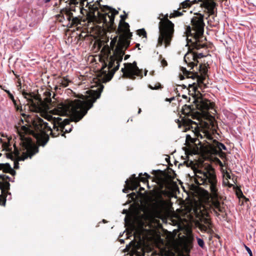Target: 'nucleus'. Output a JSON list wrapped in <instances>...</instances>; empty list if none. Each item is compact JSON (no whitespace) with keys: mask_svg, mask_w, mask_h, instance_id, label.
I'll use <instances>...</instances> for the list:
<instances>
[{"mask_svg":"<svg viewBox=\"0 0 256 256\" xmlns=\"http://www.w3.org/2000/svg\"><path fill=\"white\" fill-rule=\"evenodd\" d=\"M78 2V4H80V6H83L84 5V2L86 1V0H80V2H79V0H77ZM68 2V4L70 5V8H74V6H72V5H74V6H76L77 5V4H70V0H68V1H66V2Z\"/></svg>","mask_w":256,"mask_h":256,"instance_id":"nucleus-33","label":"nucleus"},{"mask_svg":"<svg viewBox=\"0 0 256 256\" xmlns=\"http://www.w3.org/2000/svg\"><path fill=\"white\" fill-rule=\"evenodd\" d=\"M137 34L140 36H143V37L146 38H147V34L146 31L144 28L140 29L137 30Z\"/></svg>","mask_w":256,"mask_h":256,"instance_id":"nucleus-31","label":"nucleus"},{"mask_svg":"<svg viewBox=\"0 0 256 256\" xmlns=\"http://www.w3.org/2000/svg\"><path fill=\"white\" fill-rule=\"evenodd\" d=\"M1 190V194L0 195V202L2 203V205L5 206L6 202V198L8 194H10V192H9L10 190H7L4 188H0Z\"/></svg>","mask_w":256,"mask_h":256,"instance_id":"nucleus-22","label":"nucleus"},{"mask_svg":"<svg viewBox=\"0 0 256 256\" xmlns=\"http://www.w3.org/2000/svg\"><path fill=\"white\" fill-rule=\"evenodd\" d=\"M152 174L155 176L159 182H162L164 180V177L166 176V174L164 172L161 170H154L152 171Z\"/></svg>","mask_w":256,"mask_h":256,"instance_id":"nucleus-23","label":"nucleus"},{"mask_svg":"<svg viewBox=\"0 0 256 256\" xmlns=\"http://www.w3.org/2000/svg\"><path fill=\"white\" fill-rule=\"evenodd\" d=\"M128 190H131L126 185V186L123 189L122 192L124 193H128Z\"/></svg>","mask_w":256,"mask_h":256,"instance_id":"nucleus-47","label":"nucleus"},{"mask_svg":"<svg viewBox=\"0 0 256 256\" xmlns=\"http://www.w3.org/2000/svg\"><path fill=\"white\" fill-rule=\"evenodd\" d=\"M197 16H194L191 19V26H188L186 29L188 36V44L190 42L193 48L196 50L202 48H206L207 44L204 42L206 38L204 36V27L205 24L204 22V15L200 13H196Z\"/></svg>","mask_w":256,"mask_h":256,"instance_id":"nucleus-7","label":"nucleus"},{"mask_svg":"<svg viewBox=\"0 0 256 256\" xmlns=\"http://www.w3.org/2000/svg\"><path fill=\"white\" fill-rule=\"evenodd\" d=\"M22 115L24 118H25L26 116V115L24 114H22Z\"/></svg>","mask_w":256,"mask_h":256,"instance_id":"nucleus-61","label":"nucleus"},{"mask_svg":"<svg viewBox=\"0 0 256 256\" xmlns=\"http://www.w3.org/2000/svg\"><path fill=\"white\" fill-rule=\"evenodd\" d=\"M148 86L151 90H156L161 89L162 88V86L161 85V84L160 82H156L154 84V86L150 84H149Z\"/></svg>","mask_w":256,"mask_h":256,"instance_id":"nucleus-30","label":"nucleus"},{"mask_svg":"<svg viewBox=\"0 0 256 256\" xmlns=\"http://www.w3.org/2000/svg\"><path fill=\"white\" fill-rule=\"evenodd\" d=\"M182 88H186V86L185 85H184V84H182Z\"/></svg>","mask_w":256,"mask_h":256,"instance_id":"nucleus-64","label":"nucleus"},{"mask_svg":"<svg viewBox=\"0 0 256 256\" xmlns=\"http://www.w3.org/2000/svg\"><path fill=\"white\" fill-rule=\"evenodd\" d=\"M9 98L12 100L14 104V106H16V100H15L14 98V96L13 95H12L11 96H10L9 97Z\"/></svg>","mask_w":256,"mask_h":256,"instance_id":"nucleus-46","label":"nucleus"},{"mask_svg":"<svg viewBox=\"0 0 256 256\" xmlns=\"http://www.w3.org/2000/svg\"><path fill=\"white\" fill-rule=\"evenodd\" d=\"M102 23V26L106 28L108 32H112L116 31V34H118L126 33L127 32L130 31V26L126 22H120L118 29H116V26L114 23L115 29L112 30H110V29L108 28V27L106 26L105 24H104V22Z\"/></svg>","mask_w":256,"mask_h":256,"instance_id":"nucleus-20","label":"nucleus"},{"mask_svg":"<svg viewBox=\"0 0 256 256\" xmlns=\"http://www.w3.org/2000/svg\"><path fill=\"white\" fill-rule=\"evenodd\" d=\"M130 57V55L129 54H126L124 56V60H126Z\"/></svg>","mask_w":256,"mask_h":256,"instance_id":"nucleus-54","label":"nucleus"},{"mask_svg":"<svg viewBox=\"0 0 256 256\" xmlns=\"http://www.w3.org/2000/svg\"><path fill=\"white\" fill-rule=\"evenodd\" d=\"M2 171L5 173H10L12 174H14L16 173V172L12 169L10 164L8 163L4 164Z\"/></svg>","mask_w":256,"mask_h":256,"instance_id":"nucleus-28","label":"nucleus"},{"mask_svg":"<svg viewBox=\"0 0 256 256\" xmlns=\"http://www.w3.org/2000/svg\"><path fill=\"white\" fill-rule=\"evenodd\" d=\"M182 112L184 114H189L190 113L194 112V111L196 110V108L194 106V104H190V105H186L185 104L182 107Z\"/></svg>","mask_w":256,"mask_h":256,"instance_id":"nucleus-24","label":"nucleus"},{"mask_svg":"<svg viewBox=\"0 0 256 256\" xmlns=\"http://www.w3.org/2000/svg\"><path fill=\"white\" fill-rule=\"evenodd\" d=\"M236 194L239 198H246V197L244 196L240 188H238L236 190Z\"/></svg>","mask_w":256,"mask_h":256,"instance_id":"nucleus-38","label":"nucleus"},{"mask_svg":"<svg viewBox=\"0 0 256 256\" xmlns=\"http://www.w3.org/2000/svg\"><path fill=\"white\" fill-rule=\"evenodd\" d=\"M163 184L160 186L159 194L157 195V200L155 204L156 209L160 212L164 210L168 204L167 201L163 198L162 196L169 197L170 195V192L166 189L163 190Z\"/></svg>","mask_w":256,"mask_h":256,"instance_id":"nucleus-16","label":"nucleus"},{"mask_svg":"<svg viewBox=\"0 0 256 256\" xmlns=\"http://www.w3.org/2000/svg\"><path fill=\"white\" fill-rule=\"evenodd\" d=\"M118 36H115L108 44L104 46L100 50V60H103L102 66L101 68L98 76H103L106 81L110 80L114 74L120 68V62L117 58L112 57L114 54V50L118 42Z\"/></svg>","mask_w":256,"mask_h":256,"instance_id":"nucleus-5","label":"nucleus"},{"mask_svg":"<svg viewBox=\"0 0 256 256\" xmlns=\"http://www.w3.org/2000/svg\"><path fill=\"white\" fill-rule=\"evenodd\" d=\"M204 222L203 224L207 226L208 227L210 226L211 225V222L210 220L207 218H204L202 220Z\"/></svg>","mask_w":256,"mask_h":256,"instance_id":"nucleus-39","label":"nucleus"},{"mask_svg":"<svg viewBox=\"0 0 256 256\" xmlns=\"http://www.w3.org/2000/svg\"><path fill=\"white\" fill-rule=\"evenodd\" d=\"M206 232L210 235L214 233L213 230L211 228L210 226L208 227V230Z\"/></svg>","mask_w":256,"mask_h":256,"instance_id":"nucleus-48","label":"nucleus"},{"mask_svg":"<svg viewBox=\"0 0 256 256\" xmlns=\"http://www.w3.org/2000/svg\"><path fill=\"white\" fill-rule=\"evenodd\" d=\"M219 164L220 166H222V163L218 160Z\"/></svg>","mask_w":256,"mask_h":256,"instance_id":"nucleus-60","label":"nucleus"},{"mask_svg":"<svg viewBox=\"0 0 256 256\" xmlns=\"http://www.w3.org/2000/svg\"><path fill=\"white\" fill-rule=\"evenodd\" d=\"M72 7L70 8H64L60 11V14H65L66 20L68 21V26L70 28L78 26L80 24V20L77 17H74L72 11H74Z\"/></svg>","mask_w":256,"mask_h":256,"instance_id":"nucleus-17","label":"nucleus"},{"mask_svg":"<svg viewBox=\"0 0 256 256\" xmlns=\"http://www.w3.org/2000/svg\"><path fill=\"white\" fill-rule=\"evenodd\" d=\"M180 9V8L178 9L177 10H174L172 13H171L169 16L170 18H174L182 16L183 14V12H185L183 10L182 12H180L178 10Z\"/></svg>","mask_w":256,"mask_h":256,"instance_id":"nucleus-29","label":"nucleus"},{"mask_svg":"<svg viewBox=\"0 0 256 256\" xmlns=\"http://www.w3.org/2000/svg\"><path fill=\"white\" fill-rule=\"evenodd\" d=\"M0 87L2 88V89L4 90V91H5V92L8 94V97H10V96H11L12 95V94L10 93V92L9 90H4V88H2V86H0Z\"/></svg>","mask_w":256,"mask_h":256,"instance_id":"nucleus-50","label":"nucleus"},{"mask_svg":"<svg viewBox=\"0 0 256 256\" xmlns=\"http://www.w3.org/2000/svg\"><path fill=\"white\" fill-rule=\"evenodd\" d=\"M183 124L186 127V129L192 130L194 137L196 138L197 141H198V144L200 143L199 138L202 139L203 136L200 133L198 124L190 119L184 120Z\"/></svg>","mask_w":256,"mask_h":256,"instance_id":"nucleus-19","label":"nucleus"},{"mask_svg":"<svg viewBox=\"0 0 256 256\" xmlns=\"http://www.w3.org/2000/svg\"><path fill=\"white\" fill-rule=\"evenodd\" d=\"M212 144L214 146L213 150H215L216 149L218 151H222V150H226V146L223 144L216 140H213Z\"/></svg>","mask_w":256,"mask_h":256,"instance_id":"nucleus-25","label":"nucleus"},{"mask_svg":"<svg viewBox=\"0 0 256 256\" xmlns=\"http://www.w3.org/2000/svg\"><path fill=\"white\" fill-rule=\"evenodd\" d=\"M124 67L121 69L123 73L122 78L132 80L136 79V76H140V78H142V70L139 69L136 62L132 63H124Z\"/></svg>","mask_w":256,"mask_h":256,"instance_id":"nucleus-13","label":"nucleus"},{"mask_svg":"<svg viewBox=\"0 0 256 256\" xmlns=\"http://www.w3.org/2000/svg\"><path fill=\"white\" fill-rule=\"evenodd\" d=\"M215 154H218L221 158H225L226 156V153L222 151H218L216 149L215 150H213Z\"/></svg>","mask_w":256,"mask_h":256,"instance_id":"nucleus-36","label":"nucleus"},{"mask_svg":"<svg viewBox=\"0 0 256 256\" xmlns=\"http://www.w3.org/2000/svg\"><path fill=\"white\" fill-rule=\"evenodd\" d=\"M14 108H16V110H22V106H18V104H16V106H14Z\"/></svg>","mask_w":256,"mask_h":256,"instance_id":"nucleus-51","label":"nucleus"},{"mask_svg":"<svg viewBox=\"0 0 256 256\" xmlns=\"http://www.w3.org/2000/svg\"><path fill=\"white\" fill-rule=\"evenodd\" d=\"M70 0V4H78V0Z\"/></svg>","mask_w":256,"mask_h":256,"instance_id":"nucleus-52","label":"nucleus"},{"mask_svg":"<svg viewBox=\"0 0 256 256\" xmlns=\"http://www.w3.org/2000/svg\"><path fill=\"white\" fill-rule=\"evenodd\" d=\"M226 180H227V183H228L227 184L228 185V187L231 188L233 186V184H230V182L228 180V179L231 178V176H230V174L228 172H226Z\"/></svg>","mask_w":256,"mask_h":256,"instance_id":"nucleus-41","label":"nucleus"},{"mask_svg":"<svg viewBox=\"0 0 256 256\" xmlns=\"http://www.w3.org/2000/svg\"><path fill=\"white\" fill-rule=\"evenodd\" d=\"M196 54V60H198V58H204L206 56L207 54H204L202 52L198 53V52H194Z\"/></svg>","mask_w":256,"mask_h":256,"instance_id":"nucleus-37","label":"nucleus"},{"mask_svg":"<svg viewBox=\"0 0 256 256\" xmlns=\"http://www.w3.org/2000/svg\"><path fill=\"white\" fill-rule=\"evenodd\" d=\"M141 112H142V110H141V109L140 108L138 109V114H140Z\"/></svg>","mask_w":256,"mask_h":256,"instance_id":"nucleus-63","label":"nucleus"},{"mask_svg":"<svg viewBox=\"0 0 256 256\" xmlns=\"http://www.w3.org/2000/svg\"><path fill=\"white\" fill-rule=\"evenodd\" d=\"M184 76H182V75H180V80H182L184 78V76L186 78V76H185L184 74H183Z\"/></svg>","mask_w":256,"mask_h":256,"instance_id":"nucleus-56","label":"nucleus"},{"mask_svg":"<svg viewBox=\"0 0 256 256\" xmlns=\"http://www.w3.org/2000/svg\"><path fill=\"white\" fill-rule=\"evenodd\" d=\"M127 196H128L129 198H130L131 200L133 201L136 200L138 198V195L134 192H132L128 194Z\"/></svg>","mask_w":256,"mask_h":256,"instance_id":"nucleus-34","label":"nucleus"},{"mask_svg":"<svg viewBox=\"0 0 256 256\" xmlns=\"http://www.w3.org/2000/svg\"><path fill=\"white\" fill-rule=\"evenodd\" d=\"M161 64L163 67H165L168 66V62L164 58H162L161 60Z\"/></svg>","mask_w":256,"mask_h":256,"instance_id":"nucleus-43","label":"nucleus"},{"mask_svg":"<svg viewBox=\"0 0 256 256\" xmlns=\"http://www.w3.org/2000/svg\"><path fill=\"white\" fill-rule=\"evenodd\" d=\"M101 1L98 0L92 4L90 2L87 3L89 16L94 22L97 24L104 22L110 30H114V18L118 14V12L108 6L102 5Z\"/></svg>","mask_w":256,"mask_h":256,"instance_id":"nucleus-6","label":"nucleus"},{"mask_svg":"<svg viewBox=\"0 0 256 256\" xmlns=\"http://www.w3.org/2000/svg\"><path fill=\"white\" fill-rule=\"evenodd\" d=\"M186 140L187 141L190 142H191L194 144H196V142H197V139L196 137L192 138L189 134L186 135Z\"/></svg>","mask_w":256,"mask_h":256,"instance_id":"nucleus-35","label":"nucleus"},{"mask_svg":"<svg viewBox=\"0 0 256 256\" xmlns=\"http://www.w3.org/2000/svg\"><path fill=\"white\" fill-rule=\"evenodd\" d=\"M22 94L28 102L30 108L32 112H39L42 108H49L50 106H52L50 91L46 90L44 93V98L43 100L38 94H36L23 91Z\"/></svg>","mask_w":256,"mask_h":256,"instance_id":"nucleus-9","label":"nucleus"},{"mask_svg":"<svg viewBox=\"0 0 256 256\" xmlns=\"http://www.w3.org/2000/svg\"><path fill=\"white\" fill-rule=\"evenodd\" d=\"M188 44L190 46L189 51L185 54L184 61L187 64L188 66L190 68V70H192L195 66H197L198 60H196V54L194 52H193V50L196 49L192 48L190 42Z\"/></svg>","mask_w":256,"mask_h":256,"instance_id":"nucleus-18","label":"nucleus"},{"mask_svg":"<svg viewBox=\"0 0 256 256\" xmlns=\"http://www.w3.org/2000/svg\"><path fill=\"white\" fill-rule=\"evenodd\" d=\"M18 82V86L20 87L19 88H18V90H19V89H20L21 88H22L21 87V82Z\"/></svg>","mask_w":256,"mask_h":256,"instance_id":"nucleus-57","label":"nucleus"},{"mask_svg":"<svg viewBox=\"0 0 256 256\" xmlns=\"http://www.w3.org/2000/svg\"><path fill=\"white\" fill-rule=\"evenodd\" d=\"M197 226L201 231L206 232L208 230V226L202 223L198 222Z\"/></svg>","mask_w":256,"mask_h":256,"instance_id":"nucleus-32","label":"nucleus"},{"mask_svg":"<svg viewBox=\"0 0 256 256\" xmlns=\"http://www.w3.org/2000/svg\"><path fill=\"white\" fill-rule=\"evenodd\" d=\"M50 124L44 122L40 117L36 116L32 119L31 124L28 127L34 130L32 134L36 140V143L39 146H44L50 140V135L52 138H56L60 134L64 136L65 134L72 131V128H66L69 126L70 120L66 118L62 120V118H51L48 120Z\"/></svg>","mask_w":256,"mask_h":256,"instance_id":"nucleus-1","label":"nucleus"},{"mask_svg":"<svg viewBox=\"0 0 256 256\" xmlns=\"http://www.w3.org/2000/svg\"><path fill=\"white\" fill-rule=\"evenodd\" d=\"M32 132H34L33 130L30 129V127L24 126H22L20 131L19 132L20 140V144L22 145L23 150H26L22 152V156H20V150L16 146L15 144L14 145V150L12 152L9 139L8 142H2L3 150L8 152L6 154V158L14 160V154L16 157V160L14 162V168L16 169L19 168L18 161L24 160L28 157L31 158L32 156L38 152L39 146L38 144L36 145L33 142L32 138L25 136V134H32Z\"/></svg>","mask_w":256,"mask_h":256,"instance_id":"nucleus-4","label":"nucleus"},{"mask_svg":"<svg viewBox=\"0 0 256 256\" xmlns=\"http://www.w3.org/2000/svg\"><path fill=\"white\" fill-rule=\"evenodd\" d=\"M180 70L186 76V78H191L194 80L196 78V82H193L192 84H195L196 86L199 87L201 90L206 88V84L204 83L208 72V68L206 64H201L198 67V70L202 76H200L197 72L188 71L184 67H182Z\"/></svg>","mask_w":256,"mask_h":256,"instance_id":"nucleus-11","label":"nucleus"},{"mask_svg":"<svg viewBox=\"0 0 256 256\" xmlns=\"http://www.w3.org/2000/svg\"><path fill=\"white\" fill-rule=\"evenodd\" d=\"M10 178L6 175H0V188H4L7 190L10 189Z\"/></svg>","mask_w":256,"mask_h":256,"instance_id":"nucleus-21","label":"nucleus"},{"mask_svg":"<svg viewBox=\"0 0 256 256\" xmlns=\"http://www.w3.org/2000/svg\"><path fill=\"white\" fill-rule=\"evenodd\" d=\"M199 87L195 84H188L189 94L192 98V103H194L196 110H198L202 113H206L208 110L214 108V104L210 100L204 98L203 95L198 90Z\"/></svg>","mask_w":256,"mask_h":256,"instance_id":"nucleus-10","label":"nucleus"},{"mask_svg":"<svg viewBox=\"0 0 256 256\" xmlns=\"http://www.w3.org/2000/svg\"><path fill=\"white\" fill-rule=\"evenodd\" d=\"M103 86L97 90L88 91V95L78 94L76 97L80 98L62 103L58 106V114L70 116L72 121L78 122L87 114L88 111L92 107L93 104L100 96Z\"/></svg>","mask_w":256,"mask_h":256,"instance_id":"nucleus-2","label":"nucleus"},{"mask_svg":"<svg viewBox=\"0 0 256 256\" xmlns=\"http://www.w3.org/2000/svg\"><path fill=\"white\" fill-rule=\"evenodd\" d=\"M4 165V164H0V170H2Z\"/></svg>","mask_w":256,"mask_h":256,"instance_id":"nucleus-55","label":"nucleus"},{"mask_svg":"<svg viewBox=\"0 0 256 256\" xmlns=\"http://www.w3.org/2000/svg\"><path fill=\"white\" fill-rule=\"evenodd\" d=\"M128 18V14H125L124 15H121L120 16V18H121V20H120V22H125V20Z\"/></svg>","mask_w":256,"mask_h":256,"instance_id":"nucleus-45","label":"nucleus"},{"mask_svg":"<svg viewBox=\"0 0 256 256\" xmlns=\"http://www.w3.org/2000/svg\"><path fill=\"white\" fill-rule=\"evenodd\" d=\"M129 256H141L140 254L137 251L134 252V253H132L130 254Z\"/></svg>","mask_w":256,"mask_h":256,"instance_id":"nucleus-49","label":"nucleus"},{"mask_svg":"<svg viewBox=\"0 0 256 256\" xmlns=\"http://www.w3.org/2000/svg\"><path fill=\"white\" fill-rule=\"evenodd\" d=\"M244 247H245L246 250L248 252V254H250V256H252V252L250 250V249L246 245H244Z\"/></svg>","mask_w":256,"mask_h":256,"instance_id":"nucleus-44","label":"nucleus"},{"mask_svg":"<svg viewBox=\"0 0 256 256\" xmlns=\"http://www.w3.org/2000/svg\"><path fill=\"white\" fill-rule=\"evenodd\" d=\"M216 0H198L197 2H200V7L204 8V12L208 14L206 19L210 16L216 15L217 14L218 4L216 2Z\"/></svg>","mask_w":256,"mask_h":256,"instance_id":"nucleus-15","label":"nucleus"},{"mask_svg":"<svg viewBox=\"0 0 256 256\" xmlns=\"http://www.w3.org/2000/svg\"><path fill=\"white\" fill-rule=\"evenodd\" d=\"M173 100H174V98H166V100L167 102H171Z\"/></svg>","mask_w":256,"mask_h":256,"instance_id":"nucleus-53","label":"nucleus"},{"mask_svg":"<svg viewBox=\"0 0 256 256\" xmlns=\"http://www.w3.org/2000/svg\"><path fill=\"white\" fill-rule=\"evenodd\" d=\"M159 256H169V253L167 251H162L159 254Z\"/></svg>","mask_w":256,"mask_h":256,"instance_id":"nucleus-42","label":"nucleus"},{"mask_svg":"<svg viewBox=\"0 0 256 256\" xmlns=\"http://www.w3.org/2000/svg\"><path fill=\"white\" fill-rule=\"evenodd\" d=\"M142 173L140 174L139 177H136L135 174H132L129 180H126L127 186L132 190H136L140 186V182L144 184L148 182V179L151 178V176L147 173H144V176L145 177L142 176Z\"/></svg>","mask_w":256,"mask_h":256,"instance_id":"nucleus-14","label":"nucleus"},{"mask_svg":"<svg viewBox=\"0 0 256 256\" xmlns=\"http://www.w3.org/2000/svg\"><path fill=\"white\" fill-rule=\"evenodd\" d=\"M194 172V182L198 186L202 185L206 188H208L211 192V206L216 216L220 215L218 212H225L224 202H220V196L218 194L217 188L218 180L214 168L210 164L204 166L200 169L196 170Z\"/></svg>","mask_w":256,"mask_h":256,"instance_id":"nucleus-3","label":"nucleus"},{"mask_svg":"<svg viewBox=\"0 0 256 256\" xmlns=\"http://www.w3.org/2000/svg\"><path fill=\"white\" fill-rule=\"evenodd\" d=\"M58 79H60L58 82L60 84V86L63 87H66L68 86L69 83L71 82V81L68 78L67 76L63 78L58 77Z\"/></svg>","mask_w":256,"mask_h":256,"instance_id":"nucleus-26","label":"nucleus"},{"mask_svg":"<svg viewBox=\"0 0 256 256\" xmlns=\"http://www.w3.org/2000/svg\"><path fill=\"white\" fill-rule=\"evenodd\" d=\"M214 236L218 238H220V236L218 234H215Z\"/></svg>","mask_w":256,"mask_h":256,"instance_id":"nucleus-58","label":"nucleus"},{"mask_svg":"<svg viewBox=\"0 0 256 256\" xmlns=\"http://www.w3.org/2000/svg\"><path fill=\"white\" fill-rule=\"evenodd\" d=\"M168 14L164 15L161 14L158 18L160 20L158 24L159 37L158 38V46H161L164 44L165 48L170 44L174 37V24L169 19Z\"/></svg>","mask_w":256,"mask_h":256,"instance_id":"nucleus-8","label":"nucleus"},{"mask_svg":"<svg viewBox=\"0 0 256 256\" xmlns=\"http://www.w3.org/2000/svg\"><path fill=\"white\" fill-rule=\"evenodd\" d=\"M140 44H136V47L138 48V49H140L139 46H140Z\"/></svg>","mask_w":256,"mask_h":256,"instance_id":"nucleus-59","label":"nucleus"},{"mask_svg":"<svg viewBox=\"0 0 256 256\" xmlns=\"http://www.w3.org/2000/svg\"><path fill=\"white\" fill-rule=\"evenodd\" d=\"M197 1L198 0H194L193 2H192L190 0H186L180 4V8H188L190 7L192 4L198 3ZM198 3L200 4V2H198Z\"/></svg>","mask_w":256,"mask_h":256,"instance_id":"nucleus-27","label":"nucleus"},{"mask_svg":"<svg viewBox=\"0 0 256 256\" xmlns=\"http://www.w3.org/2000/svg\"><path fill=\"white\" fill-rule=\"evenodd\" d=\"M197 241L198 246L202 248H204V240L200 238H197Z\"/></svg>","mask_w":256,"mask_h":256,"instance_id":"nucleus-40","label":"nucleus"},{"mask_svg":"<svg viewBox=\"0 0 256 256\" xmlns=\"http://www.w3.org/2000/svg\"><path fill=\"white\" fill-rule=\"evenodd\" d=\"M120 34L118 45L116 48L114 54L112 57L116 56L118 62H122L123 56L125 54V51L130 46V39H131L132 34L130 30L126 33Z\"/></svg>","mask_w":256,"mask_h":256,"instance_id":"nucleus-12","label":"nucleus"},{"mask_svg":"<svg viewBox=\"0 0 256 256\" xmlns=\"http://www.w3.org/2000/svg\"><path fill=\"white\" fill-rule=\"evenodd\" d=\"M51 0H44V2L45 3H48V2H50Z\"/></svg>","mask_w":256,"mask_h":256,"instance_id":"nucleus-62","label":"nucleus"}]
</instances>
